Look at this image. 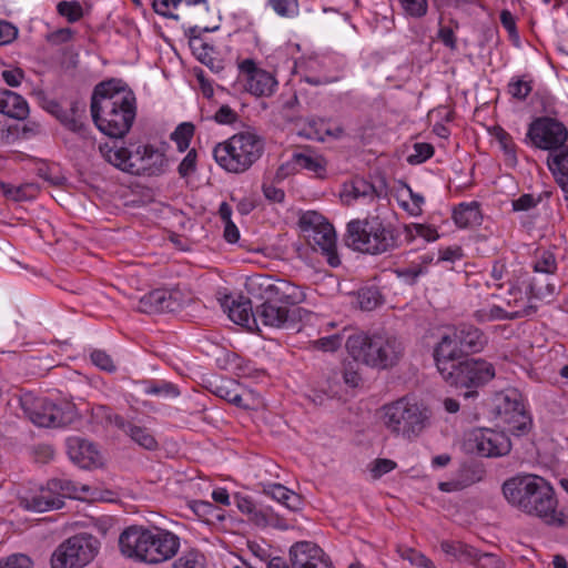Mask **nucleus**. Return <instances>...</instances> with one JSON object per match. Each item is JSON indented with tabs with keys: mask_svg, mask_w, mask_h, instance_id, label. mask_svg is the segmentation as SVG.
<instances>
[{
	"mask_svg": "<svg viewBox=\"0 0 568 568\" xmlns=\"http://www.w3.org/2000/svg\"><path fill=\"white\" fill-rule=\"evenodd\" d=\"M91 114L94 124L103 134L122 139L136 116L135 94L120 79L103 81L94 88Z\"/></svg>",
	"mask_w": 568,
	"mask_h": 568,
	"instance_id": "1",
	"label": "nucleus"
},
{
	"mask_svg": "<svg viewBox=\"0 0 568 568\" xmlns=\"http://www.w3.org/2000/svg\"><path fill=\"white\" fill-rule=\"evenodd\" d=\"M507 501L523 513L540 518L547 525L561 527L562 513L557 510L552 486L542 477L525 474L507 479L503 485Z\"/></svg>",
	"mask_w": 568,
	"mask_h": 568,
	"instance_id": "2",
	"label": "nucleus"
},
{
	"mask_svg": "<svg viewBox=\"0 0 568 568\" xmlns=\"http://www.w3.org/2000/svg\"><path fill=\"white\" fill-rule=\"evenodd\" d=\"M345 346L356 362L377 369L396 366L405 352L402 341L388 333H354L347 337Z\"/></svg>",
	"mask_w": 568,
	"mask_h": 568,
	"instance_id": "3",
	"label": "nucleus"
},
{
	"mask_svg": "<svg viewBox=\"0 0 568 568\" xmlns=\"http://www.w3.org/2000/svg\"><path fill=\"white\" fill-rule=\"evenodd\" d=\"M102 158L116 169L145 176H156L164 172L166 159L162 152L152 145H139L134 151L118 146L116 142L99 146Z\"/></svg>",
	"mask_w": 568,
	"mask_h": 568,
	"instance_id": "4",
	"label": "nucleus"
},
{
	"mask_svg": "<svg viewBox=\"0 0 568 568\" xmlns=\"http://www.w3.org/2000/svg\"><path fill=\"white\" fill-rule=\"evenodd\" d=\"M382 423L395 436L416 438L429 423V410L425 405L407 396L385 404L381 408Z\"/></svg>",
	"mask_w": 568,
	"mask_h": 568,
	"instance_id": "5",
	"label": "nucleus"
},
{
	"mask_svg": "<svg viewBox=\"0 0 568 568\" xmlns=\"http://www.w3.org/2000/svg\"><path fill=\"white\" fill-rule=\"evenodd\" d=\"M345 243L354 251L378 255L394 250L397 236L378 216L356 219L347 223Z\"/></svg>",
	"mask_w": 568,
	"mask_h": 568,
	"instance_id": "6",
	"label": "nucleus"
},
{
	"mask_svg": "<svg viewBox=\"0 0 568 568\" xmlns=\"http://www.w3.org/2000/svg\"><path fill=\"white\" fill-rule=\"evenodd\" d=\"M263 140L253 132H240L213 150L216 163L231 173H243L262 155Z\"/></svg>",
	"mask_w": 568,
	"mask_h": 568,
	"instance_id": "7",
	"label": "nucleus"
},
{
	"mask_svg": "<svg viewBox=\"0 0 568 568\" xmlns=\"http://www.w3.org/2000/svg\"><path fill=\"white\" fill-rule=\"evenodd\" d=\"M495 376L494 366L480 358H465L457 362L442 378L452 387L465 389V399L478 396V388L487 384Z\"/></svg>",
	"mask_w": 568,
	"mask_h": 568,
	"instance_id": "8",
	"label": "nucleus"
},
{
	"mask_svg": "<svg viewBox=\"0 0 568 568\" xmlns=\"http://www.w3.org/2000/svg\"><path fill=\"white\" fill-rule=\"evenodd\" d=\"M100 541L90 534H77L62 541L52 552L51 568H84L99 554Z\"/></svg>",
	"mask_w": 568,
	"mask_h": 568,
	"instance_id": "9",
	"label": "nucleus"
},
{
	"mask_svg": "<svg viewBox=\"0 0 568 568\" xmlns=\"http://www.w3.org/2000/svg\"><path fill=\"white\" fill-rule=\"evenodd\" d=\"M300 224L314 250L320 251L332 267H337L341 260L337 254L336 233L333 225L315 211L304 213L300 219Z\"/></svg>",
	"mask_w": 568,
	"mask_h": 568,
	"instance_id": "10",
	"label": "nucleus"
},
{
	"mask_svg": "<svg viewBox=\"0 0 568 568\" xmlns=\"http://www.w3.org/2000/svg\"><path fill=\"white\" fill-rule=\"evenodd\" d=\"M24 410L29 419L40 427H63L77 417L73 404L69 402L57 404L47 398H36Z\"/></svg>",
	"mask_w": 568,
	"mask_h": 568,
	"instance_id": "11",
	"label": "nucleus"
},
{
	"mask_svg": "<svg viewBox=\"0 0 568 568\" xmlns=\"http://www.w3.org/2000/svg\"><path fill=\"white\" fill-rule=\"evenodd\" d=\"M248 291L263 301L275 304L297 305L304 302L305 293L295 284L270 276H258L248 283Z\"/></svg>",
	"mask_w": 568,
	"mask_h": 568,
	"instance_id": "12",
	"label": "nucleus"
},
{
	"mask_svg": "<svg viewBox=\"0 0 568 568\" xmlns=\"http://www.w3.org/2000/svg\"><path fill=\"white\" fill-rule=\"evenodd\" d=\"M290 562L281 557H273L267 568H333L324 557V551L311 541H297L290 548Z\"/></svg>",
	"mask_w": 568,
	"mask_h": 568,
	"instance_id": "13",
	"label": "nucleus"
},
{
	"mask_svg": "<svg viewBox=\"0 0 568 568\" xmlns=\"http://www.w3.org/2000/svg\"><path fill=\"white\" fill-rule=\"evenodd\" d=\"M527 136L539 149L557 150L566 142L568 131L551 118H539L529 125Z\"/></svg>",
	"mask_w": 568,
	"mask_h": 568,
	"instance_id": "14",
	"label": "nucleus"
},
{
	"mask_svg": "<svg viewBox=\"0 0 568 568\" xmlns=\"http://www.w3.org/2000/svg\"><path fill=\"white\" fill-rule=\"evenodd\" d=\"M497 412L501 422L508 425V430L515 435L520 436L529 430L531 418L518 394L511 393L503 396Z\"/></svg>",
	"mask_w": 568,
	"mask_h": 568,
	"instance_id": "15",
	"label": "nucleus"
},
{
	"mask_svg": "<svg viewBox=\"0 0 568 568\" xmlns=\"http://www.w3.org/2000/svg\"><path fill=\"white\" fill-rule=\"evenodd\" d=\"M48 489H42L39 495L31 498L21 499L20 504L28 510L43 513L51 509H60L64 503L60 496H54L53 491L60 490L63 496H70L75 489L68 480L52 479L49 481Z\"/></svg>",
	"mask_w": 568,
	"mask_h": 568,
	"instance_id": "16",
	"label": "nucleus"
},
{
	"mask_svg": "<svg viewBox=\"0 0 568 568\" xmlns=\"http://www.w3.org/2000/svg\"><path fill=\"white\" fill-rule=\"evenodd\" d=\"M148 564L155 565L173 558L180 548V537L159 527L150 528Z\"/></svg>",
	"mask_w": 568,
	"mask_h": 568,
	"instance_id": "17",
	"label": "nucleus"
},
{
	"mask_svg": "<svg viewBox=\"0 0 568 568\" xmlns=\"http://www.w3.org/2000/svg\"><path fill=\"white\" fill-rule=\"evenodd\" d=\"M470 440L478 455L483 457H499L511 449L509 437L504 432L490 428H479L471 433Z\"/></svg>",
	"mask_w": 568,
	"mask_h": 568,
	"instance_id": "18",
	"label": "nucleus"
},
{
	"mask_svg": "<svg viewBox=\"0 0 568 568\" xmlns=\"http://www.w3.org/2000/svg\"><path fill=\"white\" fill-rule=\"evenodd\" d=\"M150 528L144 526H130L119 537V547L128 558L148 564V541Z\"/></svg>",
	"mask_w": 568,
	"mask_h": 568,
	"instance_id": "19",
	"label": "nucleus"
},
{
	"mask_svg": "<svg viewBox=\"0 0 568 568\" xmlns=\"http://www.w3.org/2000/svg\"><path fill=\"white\" fill-rule=\"evenodd\" d=\"M240 70L245 75V89L256 97H270L274 93L277 81L274 75L256 67L255 62L246 59L240 63Z\"/></svg>",
	"mask_w": 568,
	"mask_h": 568,
	"instance_id": "20",
	"label": "nucleus"
},
{
	"mask_svg": "<svg viewBox=\"0 0 568 568\" xmlns=\"http://www.w3.org/2000/svg\"><path fill=\"white\" fill-rule=\"evenodd\" d=\"M183 298L180 291L154 290L144 295L138 305V310L142 313H164L176 312L183 305Z\"/></svg>",
	"mask_w": 568,
	"mask_h": 568,
	"instance_id": "21",
	"label": "nucleus"
},
{
	"mask_svg": "<svg viewBox=\"0 0 568 568\" xmlns=\"http://www.w3.org/2000/svg\"><path fill=\"white\" fill-rule=\"evenodd\" d=\"M234 500L237 509L247 516L248 520L257 527H275L286 529L287 524L284 518L275 514L271 508H257L254 501L246 496L236 494Z\"/></svg>",
	"mask_w": 568,
	"mask_h": 568,
	"instance_id": "22",
	"label": "nucleus"
},
{
	"mask_svg": "<svg viewBox=\"0 0 568 568\" xmlns=\"http://www.w3.org/2000/svg\"><path fill=\"white\" fill-rule=\"evenodd\" d=\"M67 452L70 459L81 468L102 465V457L95 446L85 438L72 436L67 439Z\"/></svg>",
	"mask_w": 568,
	"mask_h": 568,
	"instance_id": "23",
	"label": "nucleus"
},
{
	"mask_svg": "<svg viewBox=\"0 0 568 568\" xmlns=\"http://www.w3.org/2000/svg\"><path fill=\"white\" fill-rule=\"evenodd\" d=\"M98 409L103 413L108 420L113 423L119 429L123 430L134 443L148 450L156 449L158 442L148 428L126 422L120 415H111L110 409L105 406H99Z\"/></svg>",
	"mask_w": 568,
	"mask_h": 568,
	"instance_id": "24",
	"label": "nucleus"
},
{
	"mask_svg": "<svg viewBox=\"0 0 568 568\" xmlns=\"http://www.w3.org/2000/svg\"><path fill=\"white\" fill-rule=\"evenodd\" d=\"M45 110L54 115L61 124L68 130L85 136L87 126L81 120V113L84 112V106L79 102L73 101L69 110L63 109L55 100H50L45 104Z\"/></svg>",
	"mask_w": 568,
	"mask_h": 568,
	"instance_id": "25",
	"label": "nucleus"
},
{
	"mask_svg": "<svg viewBox=\"0 0 568 568\" xmlns=\"http://www.w3.org/2000/svg\"><path fill=\"white\" fill-rule=\"evenodd\" d=\"M433 356L436 367L442 376L457 362H459L463 356V352L460 351L458 343H456L454 335L445 334L435 346Z\"/></svg>",
	"mask_w": 568,
	"mask_h": 568,
	"instance_id": "26",
	"label": "nucleus"
},
{
	"mask_svg": "<svg viewBox=\"0 0 568 568\" xmlns=\"http://www.w3.org/2000/svg\"><path fill=\"white\" fill-rule=\"evenodd\" d=\"M453 335L463 354L480 352L486 344L483 332L473 325H459Z\"/></svg>",
	"mask_w": 568,
	"mask_h": 568,
	"instance_id": "27",
	"label": "nucleus"
},
{
	"mask_svg": "<svg viewBox=\"0 0 568 568\" xmlns=\"http://www.w3.org/2000/svg\"><path fill=\"white\" fill-rule=\"evenodd\" d=\"M260 487L263 495L276 500L288 510L297 511L302 508V497L287 487L276 483H262Z\"/></svg>",
	"mask_w": 568,
	"mask_h": 568,
	"instance_id": "28",
	"label": "nucleus"
},
{
	"mask_svg": "<svg viewBox=\"0 0 568 568\" xmlns=\"http://www.w3.org/2000/svg\"><path fill=\"white\" fill-rule=\"evenodd\" d=\"M288 320V310L286 306H277L271 301H263L255 311V326L262 323L264 326L280 328Z\"/></svg>",
	"mask_w": 568,
	"mask_h": 568,
	"instance_id": "29",
	"label": "nucleus"
},
{
	"mask_svg": "<svg viewBox=\"0 0 568 568\" xmlns=\"http://www.w3.org/2000/svg\"><path fill=\"white\" fill-rule=\"evenodd\" d=\"M536 312V307L532 305L525 306L523 308L509 311L501 305H494L489 311L479 310L475 312V317L478 322H490V321H504V320H517L526 316H530Z\"/></svg>",
	"mask_w": 568,
	"mask_h": 568,
	"instance_id": "30",
	"label": "nucleus"
},
{
	"mask_svg": "<svg viewBox=\"0 0 568 568\" xmlns=\"http://www.w3.org/2000/svg\"><path fill=\"white\" fill-rule=\"evenodd\" d=\"M0 112L17 120H23L29 114V105L20 94L3 89L0 90Z\"/></svg>",
	"mask_w": 568,
	"mask_h": 568,
	"instance_id": "31",
	"label": "nucleus"
},
{
	"mask_svg": "<svg viewBox=\"0 0 568 568\" xmlns=\"http://www.w3.org/2000/svg\"><path fill=\"white\" fill-rule=\"evenodd\" d=\"M224 307L226 308L227 315L232 322L237 325L252 328L255 326V312L252 310L250 300H229L225 301Z\"/></svg>",
	"mask_w": 568,
	"mask_h": 568,
	"instance_id": "32",
	"label": "nucleus"
},
{
	"mask_svg": "<svg viewBox=\"0 0 568 568\" xmlns=\"http://www.w3.org/2000/svg\"><path fill=\"white\" fill-rule=\"evenodd\" d=\"M547 164L556 182L564 192L568 193V148L550 153Z\"/></svg>",
	"mask_w": 568,
	"mask_h": 568,
	"instance_id": "33",
	"label": "nucleus"
},
{
	"mask_svg": "<svg viewBox=\"0 0 568 568\" xmlns=\"http://www.w3.org/2000/svg\"><path fill=\"white\" fill-rule=\"evenodd\" d=\"M453 220L458 227H474L481 224L483 215L477 202L460 203L453 211Z\"/></svg>",
	"mask_w": 568,
	"mask_h": 568,
	"instance_id": "34",
	"label": "nucleus"
},
{
	"mask_svg": "<svg viewBox=\"0 0 568 568\" xmlns=\"http://www.w3.org/2000/svg\"><path fill=\"white\" fill-rule=\"evenodd\" d=\"M497 288L491 295L498 298L509 311L525 307L524 293L520 287L513 283L498 284L495 283Z\"/></svg>",
	"mask_w": 568,
	"mask_h": 568,
	"instance_id": "35",
	"label": "nucleus"
},
{
	"mask_svg": "<svg viewBox=\"0 0 568 568\" xmlns=\"http://www.w3.org/2000/svg\"><path fill=\"white\" fill-rule=\"evenodd\" d=\"M136 387L144 395L158 397H178L180 395L179 388L166 381L144 379L136 382Z\"/></svg>",
	"mask_w": 568,
	"mask_h": 568,
	"instance_id": "36",
	"label": "nucleus"
},
{
	"mask_svg": "<svg viewBox=\"0 0 568 568\" xmlns=\"http://www.w3.org/2000/svg\"><path fill=\"white\" fill-rule=\"evenodd\" d=\"M205 556L197 549L184 550L173 562V568H205Z\"/></svg>",
	"mask_w": 568,
	"mask_h": 568,
	"instance_id": "37",
	"label": "nucleus"
},
{
	"mask_svg": "<svg viewBox=\"0 0 568 568\" xmlns=\"http://www.w3.org/2000/svg\"><path fill=\"white\" fill-rule=\"evenodd\" d=\"M267 6L281 18L293 19L300 14L297 0H267Z\"/></svg>",
	"mask_w": 568,
	"mask_h": 568,
	"instance_id": "38",
	"label": "nucleus"
},
{
	"mask_svg": "<svg viewBox=\"0 0 568 568\" xmlns=\"http://www.w3.org/2000/svg\"><path fill=\"white\" fill-rule=\"evenodd\" d=\"M507 91L514 99L524 101L532 91L531 80H527L526 75L513 78Z\"/></svg>",
	"mask_w": 568,
	"mask_h": 568,
	"instance_id": "39",
	"label": "nucleus"
},
{
	"mask_svg": "<svg viewBox=\"0 0 568 568\" xmlns=\"http://www.w3.org/2000/svg\"><path fill=\"white\" fill-rule=\"evenodd\" d=\"M194 134V125L189 122L181 123L171 134V139L176 143L178 150L184 152Z\"/></svg>",
	"mask_w": 568,
	"mask_h": 568,
	"instance_id": "40",
	"label": "nucleus"
},
{
	"mask_svg": "<svg viewBox=\"0 0 568 568\" xmlns=\"http://www.w3.org/2000/svg\"><path fill=\"white\" fill-rule=\"evenodd\" d=\"M292 160L300 169H305L315 173L324 171L323 160L321 158L304 153H294Z\"/></svg>",
	"mask_w": 568,
	"mask_h": 568,
	"instance_id": "41",
	"label": "nucleus"
},
{
	"mask_svg": "<svg viewBox=\"0 0 568 568\" xmlns=\"http://www.w3.org/2000/svg\"><path fill=\"white\" fill-rule=\"evenodd\" d=\"M57 10L70 23H74L83 17V9L78 1H61L58 3Z\"/></svg>",
	"mask_w": 568,
	"mask_h": 568,
	"instance_id": "42",
	"label": "nucleus"
},
{
	"mask_svg": "<svg viewBox=\"0 0 568 568\" xmlns=\"http://www.w3.org/2000/svg\"><path fill=\"white\" fill-rule=\"evenodd\" d=\"M342 343L343 336L341 334H334L311 342V346L314 349L323 352H335L341 347Z\"/></svg>",
	"mask_w": 568,
	"mask_h": 568,
	"instance_id": "43",
	"label": "nucleus"
},
{
	"mask_svg": "<svg viewBox=\"0 0 568 568\" xmlns=\"http://www.w3.org/2000/svg\"><path fill=\"white\" fill-rule=\"evenodd\" d=\"M434 148L429 143L418 142L414 144V153L407 156L409 164H420L432 158Z\"/></svg>",
	"mask_w": 568,
	"mask_h": 568,
	"instance_id": "44",
	"label": "nucleus"
},
{
	"mask_svg": "<svg viewBox=\"0 0 568 568\" xmlns=\"http://www.w3.org/2000/svg\"><path fill=\"white\" fill-rule=\"evenodd\" d=\"M406 14L422 18L427 13V0H398Z\"/></svg>",
	"mask_w": 568,
	"mask_h": 568,
	"instance_id": "45",
	"label": "nucleus"
},
{
	"mask_svg": "<svg viewBox=\"0 0 568 568\" xmlns=\"http://www.w3.org/2000/svg\"><path fill=\"white\" fill-rule=\"evenodd\" d=\"M30 189L29 185H12L10 183L0 182V190L3 195L12 201H23L28 197L27 191Z\"/></svg>",
	"mask_w": 568,
	"mask_h": 568,
	"instance_id": "46",
	"label": "nucleus"
},
{
	"mask_svg": "<svg viewBox=\"0 0 568 568\" xmlns=\"http://www.w3.org/2000/svg\"><path fill=\"white\" fill-rule=\"evenodd\" d=\"M400 556L403 557V559L408 560L412 565H415L417 567L435 568L430 559H428L425 555L413 548L403 549L400 551Z\"/></svg>",
	"mask_w": 568,
	"mask_h": 568,
	"instance_id": "47",
	"label": "nucleus"
},
{
	"mask_svg": "<svg viewBox=\"0 0 568 568\" xmlns=\"http://www.w3.org/2000/svg\"><path fill=\"white\" fill-rule=\"evenodd\" d=\"M197 153L195 149H191L178 166L181 178H187L196 171Z\"/></svg>",
	"mask_w": 568,
	"mask_h": 568,
	"instance_id": "48",
	"label": "nucleus"
},
{
	"mask_svg": "<svg viewBox=\"0 0 568 568\" xmlns=\"http://www.w3.org/2000/svg\"><path fill=\"white\" fill-rule=\"evenodd\" d=\"M352 195L354 199L368 197L374 199L376 196L375 186L363 179H357L352 185Z\"/></svg>",
	"mask_w": 568,
	"mask_h": 568,
	"instance_id": "49",
	"label": "nucleus"
},
{
	"mask_svg": "<svg viewBox=\"0 0 568 568\" xmlns=\"http://www.w3.org/2000/svg\"><path fill=\"white\" fill-rule=\"evenodd\" d=\"M357 363L354 358L352 362H347L343 366V379L345 384L351 387H356L359 385L362 377L357 371Z\"/></svg>",
	"mask_w": 568,
	"mask_h": 568,
	"instance_id": "50",
	"label": "nucleus"
},
{
	"mask_svg": "<svg viewBox=\"0 0 568 568\" xmlns=\"http://www.w3.org/2000/svg\"><path fill=\"white\" fill-rule=\"evenodd\" d=\"M495 136L497 141L500 144V148L505 152L506 155L511 158L513 160L516 159V146L511 139V136L501 128L496 129Z\"/></svg>",
	"mask_w": 568,
	"mask_h": 568,
	"instance_id": "51",
	"label": "nucleus"
},
{
	"mask_svg": "<svg viewBox=\"0 0 568 568\" xmlns=\"http://www.w3.org/2000/svg\"><path fill=\"white\" fill-rule=\"evenodd\" d=\"M92 363L102 371L112 373L115 371V365L109 354L103 351L95 349L91 353Z\"/></svg>",
	"mask_w": 568,
	"mask_h": 568,
	"instance_id": "52",
	"label": "nucleus"
},
{
	"mask_svg": "<svg viewBox=\"0 0 568 568\" xmlns=\"http://www.w3.org/2000/svg\"><path fill=\"white\" fill-rule=\"evenodd\" d=\"M535 272L552 274L557 270L555 256L551 253H544L534 265Z\"/></svg>",
	"mask_w": 568,
	"mask_h": 568,
	"instance_id": "53",
	"label": "nucleus"
},
{
	"mask_svg": "<svg viewBox=\"0 0 568 568\" xmlns=\"http://www.w3.org/2000/svg\"><path fill=\"white\" fill-rule=\"evenodd\" d=\"M179 4H181V2H178V0H153L152 2V7L158 14L174 20H179L180 17L171 12L169 9L170 6L176 8Z\"/></svg>",
	"mask_w": 568,
	"mask_h": 568,
	"instance_id": "54",
	"label": "nucleus"
},
{
	"mask_svg": "<svg viewBox=\"0 0 568 568\" xmlns=\"http://www.w3.org/2000/svg\"><path fill=\"white\" fill-rule=\"evenodd\" d=\"M362 310L372 311L379 304V294L374 290H364L358 295Z\"/></svg>",
	"mask_w": 568,
	"mask_h": 568,
	"instance_id": "55",
	"label": "nucleus"
},
{
	"mask_svg": "<svg viewBox=\"0 0 568 568\" xmlns=\"http://www.w3.org/2000/svg\"><path fill=\"white\" fill-rule=\"evenodd\" d=\"M0 568H33V562L27 555L16 554L8 557L4 562H1Z\"/></svg>",
	"mask_w": 568,
	"mask_h": 568,
	"instance_id": "56",
	"label": "nucleus"
},
{
	"mask_svg": "<svg viewBox=\"0 0 568 568\" xmlns=\"http://www.w3.org/2000/svg\"><path fill=\"white\" fill-rule=\"evenodd\" d=\"M474 566L477 568H500V559L496 554L479 550Z\"/></svg>",
	"mask_w": 568,
	"mask_h": 568,
	"instance_id": "57",
	"label": "nucleus"
},
{
	"mask_svg": "<svg viewBox=\"0 0 568 568\" xmlns=\"http://www.w3.org/2000/svg\"><path fill=\"white\" fill-rule=\"evenodd\" d=\"M425 268L420 265H414L405 268H399L396 274L399 278H403L405 283L413 285L417 278L424 273Z\"/></svg>",
	"mask_w": 568,
	"mask_h": 568,
	"instance_id": "58",
	"label": "nucleus"
},
{
	"mask_svg": "<svg viewBox=\"0 0 568 568\" xmlns=\"http://www.w3.org/2000/svg\"><path fill=\"white\" fill-rule=\"evenodd\" d=\"M214 121L219 124H233L239 120V114L229 105H222L214 114Z\"/></svg>",
	"mask_w": 568,
	"mask_h": 568,
	"instance_id": "59",
	"label": "nucleus"
},
{
	"mask_svg": "<svg viewBox=\"0 0 568 568\" xmlns=\"http://www.w3.org/2000/svg\"><path fill=\"white\" fill-rule=\"evenodd\" d=\"M18 37V28L12 23L0 19V45L11 43Z\"/></svg>",
	"mask_w": 568,
	"mask_h": 568,
	"instance_id": "60",
	"label": "nucleus"
},
{
	"mask_svg": "<svg viewBox=\"0 0 568 568\" xmlns=\"http://www.w3.org/2000/svg\"><path fill=\"white\" fill-rule=\"evenodd\" d=\"M540 201V197H535L531 194H523L513 201L514 211H528L535 207Z\"/></svg>",
	"mask_w": 568,
	"mask_h": 568,
	"instance_id": "61",
	"label": "nucleus"
},
{
	"mask_svg": "<svg viewBox=\"0 0 568 568\" xmlns=\"http://www.w3.org/2000/svg\"><path fill=\"white\" fill-rule=\"evenodd\" d=\"M395 467H396V463L390 459H386V458L376 459L374 467L372 468L373 477L379 478L383 475L395 469Z\"/></svg>",
	"mask_w": 568,
	"mask_h": 568,
	"instance_id": "62",
	"label": "nucleus"
},
{
	"mask_svg": "<svg viewBox=\"0 0 568 568\" xmlns=\"http://www.w3.org/2000/svg\"><path fill=\"white\" fill-rule=\"evenodd\" d=\"M459 554L457 559L464 562H468L474 565L477 558L479 550L468 544L463 542L462 546H458Z\"/></svg>",
	"mask_w": 568,
	"mask_h": 568,
	"instance_id": "63",
	"label": "nucleus"
},
{
	"mask_svg": "<svg viewBox=\"0 0 568 568\" xmlns=\"http://www.w3.org/2000/svg\"><path fill=\"white\" fill-rule=\"evenodd\" d=\"M264 196L272 202L281 203L284 201L285 193L282 189L274 186L273 184L264 183L262 186Z\"/></svg>",
	"mask_w": 568,
	"mask_h": 568,
	"instance_id": "64",
	"label": "nucleus"
}]
</instances>
